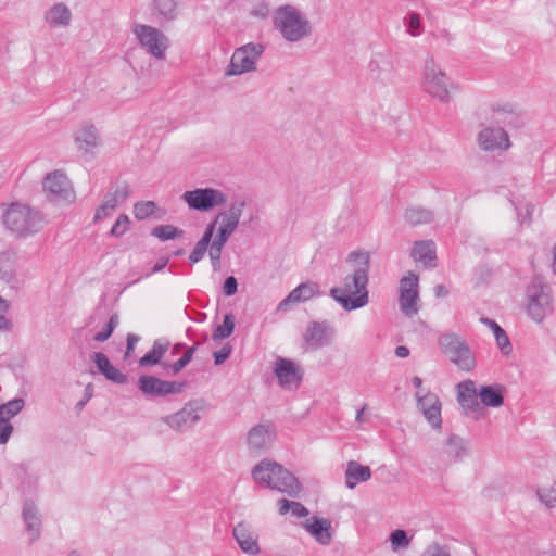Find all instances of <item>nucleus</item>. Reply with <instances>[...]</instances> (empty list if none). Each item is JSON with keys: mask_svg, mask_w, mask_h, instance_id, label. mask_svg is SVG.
Listing matches in <instances>:
<instances>
[{"mask_svg": "<svg viewBox=\"0 0 556 556\" xmlns=\"http://www.w3.org/2000/svg\"><path fill=\"white\" fill-rule=\"evenodd\" d=\"M137 386L148 397H162L169 394H178L184 388V383L181 382L162 380L150 375L139 377Z\"/></svg>", "mask_w": 556, "mask_h": 556, "instance_id": "obj_19", "label": "nucleus"}, {"mask_svg": "<svg viewBox=\"0 0 556 556\" xmlns=\"http://www.w3.org/2000/svg\"><path fill=\"white\" fill-rule=\"evenodd\" d=\"M0 281L14 287L16 283L15 255L12 251L0 252Z\"/></svg>", "mask_w": 556, "mask_h": 556, "instance_id": "obj_35", "label": "nucleus"}, {"mask_svg": "<svg viewBox=\"0 0 556 556\" xmlns=\"http://www.w3.org/2000/svg\"><path fill=\"white\" fill-rule=\"evenodd\" d=\"M23 519L26 530L30 536V542L36 541L40 535L41 518L38 508L31 501H25L23 505Z\"/></svg>", "mask_w": 556, "mask_h": 556, "instance_id": "obj_31", "label": "nucleus"}, {"mask_svg": "<svg viewBox=\"0 0 556 556\" xmlns=\"http://www.w3.org/2000/svg\"><path fill=\"white\" fill-rule=\"evenodd\" d=\"M10 306V302L0 296V330H10L12 328V323L7 317Z\"/></svg>", "mask_w": 556, "mask_h": 556, "instance_id": "obj_51", "label": "nucleus"}, {"mask_svg": "<svg viewBox=\"0 0 556 556\" xmlns=\"http://www.w3.org/2000/svg\"><path fill=\"white\" fill-rule=\"evenodd\" d=\"M371 478V470L368 466L361 465L356 460H350L345 469V485L354 489L358 483L366 482Z\"/></svg>", "mask_w": 556, "mask_h": 556, "instance_id": "obj_32", "label": "nucleus"}, {"mask_svg": "<svg viewBox=\"0 0 556 556\" xmlns=\"http://www.w3.org/2000/svg\"><path fill=\"white\" fill-rule=\"evenodd\" d=\"M523 307L527 316L535 324H542L554 313V298L551 287L534 278L526 289Z\"/></svg>", "mask_w": 556, "mask_h": 556, "instance_id": "obj_7", "label": "nucleus"}, {"mask_svg": "<svg viewBox=\"0 0 556 556\" xmlns=\"http://www.w3.org/2000/svg\"><path fill=\"white\" fill-rule=\"evenodd\" d=\"M235 329V317L232 314H227L224 317L222 325L217 326L212 334L214 341H219L231 336Z\"/></svg>", "mask_w": 556, "mask_h": 556, "instance_id": "obj_44", "label": "nucleus"}, {"mask_svg": "<svg viewBox=\"0 0 556 556\" xmlns=\"http://www.w3.org/2000/svg\"><path fill=\"white\" fill-rule=\"evenodd\" d=\"M420 87L426 94L441 103H448L452 100L454 83L432 56L425 62Z\"/></svg>", "mask_w": 556, "mask_h": 556, "instance_id": "obj_6", "label": "nucleus"}, {"mask_svg": "<svg viewBox=\"0 0 556 556\" xmlns=\"http://www.w3.org/2000/svg\"><path fill=\"white\" fill-rule=\"evenodd\" d=\"M302 527L317 543L327 546L332 542L333 529L329 519L313 516L302 522Z\"/></svg>", "mask_w": 556, "mask_h": 556, "instance_id": "obj_25", "label": "nucleus"}, {"mask_svg": "<svg viewBox=\"0 0 556 556\" xmlns=\"http://www.w3.org/2000/svg\"><path fill=\"white\" fill-rule=\"evenodd\" d=\"M269 13H270L269 5L265 2L256 3L255 5H253V8L250 11V14L253 17L258 18V20H264V18L268 17Z\"/></svg>", "mask_w": 556, "mask_h": 556, "instance_id": "obj_54", "label": "nucleus"}, {"mask_svg": "<svg viewBox=\"0 0 556 556\" xmlns=\"http://www.w3.org/2000/svg\"><path fill=\"white\" fill-rule=\"evenodd\" d=\"M168 346L169 342L167 340H155L152 349L139 359V365L148 367L159 364L165 352L168 350Z\"/></svg>", "mask_w": 556, "mask_h": 556, "instance_id": "obj_38", "label": "nucleus"}, {"mask_svg": "<svg viewBox=\"0 0 556 556\" xmlns=\"http://www.w3.org/2000/svg\"><path fill=\"white\" fill-rule=\"evenodd\" d=\"M418 301V276L409 271L400 281L399 304L402 313L407 317L417 315L419 311Z\"/></svg>", "mask_w": 556, "mask_h": 556, "instance_id": "obj_16", "label": "nucleus"}, {"mask_svg": "<svg viewBox=\"0 0 556 556\" xmlns=\"http://www.w3.org/2000/svg\"><path fill=\"white\" fill-rule=\"evenodd\" d=\"M156 210V203L153 201H141L134 205V215L137 219L143 220L150 217Z\"/></svg>", "mask_w": 556, "mask_h": 556, "instance_id": "obj_47", "label": "nucleus"}, {"mask_svg": "<svg viewBox=\"0 0 556 556\" xmlns=\"http://www.w3.org/2000/svg\"><path fill=\"white\" fill-rule=\"evenodd\" d=\"M264 52L265 46L261 42H249L236 48L225 70V76H241L256 72Z\"/></svg>", "mask_w": 556, "mask_h": 556, "instance_id": "obj_8", "label": "nucleus"}, {"mask_svg": "<svg viewBox=\"0 0 556 556\" xmlns=\"http://www.w3.org/2000/svg\"><path fill=\"white\" fill-rule=\"evenodd\" d=\"M25 406V401L21 397H15L7 403H0V445L9 442L14 427L11 419L20 414Z\"/></svg>", "mask_w": 556, "mask_h": 556, "instance_id": "obj_22", "label": "nucleus"}, {"mask_svg": "<svg viewBox=\"0 0 556 556\" xmlns=\"http://www.w3.org/2000/svg\"><path fill=\"white\" fill-rule=\"evenodd\" d=\"M92 362L96 364L98 370L108 379L115 383L123 384L127 381L126 375L121 372L114 367L108 356L102 352H94L91 355Z\"/></svg>", "mask_w": 556, "mask_h": 556, "instance_id": "obj_29", "label": "nucleus"}, {"mask_svg": "<svg viewBox=\"0 0 556 556\" xmlns=\"http://www.w3.org/2000/svg\"><path fill=\"white\" fill-rule=\"evenodd\" d=\"M351 270L343 277L341 285L330 290V295L345 311L362 308L369 303L367 290L370 268V254L367 251L357 250L346 257Z\"/></svg>", "mask_w": 556, "mask_h": 556, "instance_id": "obj_1", "label": "nucleus"}, {"mask_svg": "<svg viewBox=\"0 0 556 556\" xmlns=\"http://www.w3.org/2000/svg\"><path fill=\"white\" fill-rule=\"evenodd\" d=\"M390 542H391L392 549L394 552H396L401 548H406L409 545V539L407 536V533L404 530H400V529L394 530L390 534Z\"/></svg>", "mask_w": 556, "mask_h": 556, "instance_id": "obj_48", "label": "nucleus"}, {"mask_svg": "<svg viewBox=\"0 0 556 556\" xmlns=\"http://www.w3.org/2000/svg\"><path fill=\"white\" fill-rule=\"evenodd\" d=\"M538 497L546 507H555L556 505V482L542 485L536 491Z\"/></svg>", "mask_w": 556, "mask_h": 556, "instance_id": "obj_45", "label": "nucleus"}, {"mask_svg": "<svg viewBox=\"0 0 556 556\" xmlns=\"http://www.w3.org/2000/svg\"><path fill=\"white\" fill-rule=\"evenodd\" d=\"M320 294L319 285L314 281L300 283L277 306L278 312H288L292 306Z\"/></svg>", "mask_w": 556, "mask_h": 556, "instance_id": "obj_23", "label": "nucleus"}, {"mask_svg": "<svg viewBox=\"0 0 556 556\" xmlns=\"http://www.w3.org/2000/svg\"><path fill=\"white\" fill-rule=\"evenodd\" d=\"M231 348L228 345L223 346L219 351L214 353V363L215 365L223 364L230 355Z\"/></svg>", "mask_w": 556, "mask_h": 556, "instance_id": "obj_57", "label": "nucleus"}, {"mask_svg": "<svg viewBox=\"0 0 556 556\" xmlns=\"http://www.w3.org/2000/svg\"><path fill=\"white\" fill-rule=\"evenodd\" d=\"M237 289H238L237 279L233 276L226 278V280L224 282V293L227 296H231L237 292Z\"/></svg>", "mask_w": 556, "mask_h": 556, "instance_id": "obj_56", "label": "nucleus"}, {"mask_svg": "<svg viewBox=\"0 0 556 556\" xmlns=\"http://www.w3.org/2000/svg\"><path fill=\"white\" fill-rule=\"evenodd\" d=\"M479 399L484 406L500 407L504 403L503 388L498 384L483 386L479 390Z\"/></svg>", "mask_w": 556, "mask_h": 556, "instance_id": "obj_36", "label": "nucleus"}, {"mask_svg": "<svg viewBox=\"0 0 556 556\" xmlns=\"http://www.w3.org/2000/svg\"><path fill=\"white\" fill-rule=\"evenodd\" d=\"M139 341V337H137L136 334H132V333H129L127 336V350H126V356H128L130 354L131 351H134L136 344L138 343Z\"/></svg>", "mask_w": 556, "mask_h": 556, "instance_id": "obj_59", "label": "nucleus"}, {"mask_svg": "<svg viewBox=\"0 0 556 556\" xmlns=\"http://www.w3.org/2000/svg\"><path fill=\"white\" fill-rule=\"evenodd\" d=\"M553 273L556 275V245L553 249V263H552Z\"/></svg>", "mask_w": 556, "mask_h": 556, "instance_id": "obj_64", "label": "nucleus"}, {"mask_svg": "<svg viewBox=\"0 0 556 556\" xmlns=\"http://www.w3.org/2000/svg\"><path fill=\"white\" fill-rule=\"evenodd\" d=\"M43 21L50 28L65 29L72 25L73 12L64 2H55L45 12Z\"/></svg>", "mask_w": 556, "mask_h": 556, "instance_id": "obj_27", "label": "nucleus"}, {"mask_svg": "<svg viewBox=\"0 0 556 556\" xmlns=\"http://www.w3.org/2000/svg\"><path fill=\"white\" fill-rule=\"evenodd\" d=\"M278 509L280 515H286L291 511V514L295 517H306L308 516V509L299 502L289 501L286 498H281L278 501Z\"/></svg>", "mask_w": 556, "mask_h": 556, "instance_id": "obj_43", "label": "nucleus"}, {"mask_svg": "<svg viewBox=\"0 0 556 556\" xmlns=\"http://www.w3.org/2000/svg\"><path fill=\"white\" fill-rule=\"evenodd\" d=\"M153 12L163 22L173 21L178 14L177 0H153Z\"/></svg>", "mask_w": 556, "mask_h": 556, "instance_id": "obj_39", "label": "nucleus"}, {"mask_svg": "<svg viewBox=\"0 0 556 556\" xmlns=\"http://www.w3.org/2000/svg\"><path fill=\"white\" fill-rule=\"evenodd\" d=\"M74 141L78 150L91 152L100 144L98 129L91 124H83L75 131Z\"/></svg>", "mask_w": 556, "mask_h": 556, "instance_id": "obj_28", "label": "nucleus"}, {"mask_svg": "<svg viewBox=\"0 0 556 556\" xmlns=\"http://www.w3.org/2000/svg\"><path fill=\"white\" fill-rule=\"evenodd\" d=\"M434 294L437 298H442L446 296L448 294V291L443 285H438L434 287Z\"/></svg>", "mask_w": 556, "mask_h": 556, "instance_id": "obj_61", "label": "nucleus"}, {"mask_svg": "<svg viewBox=\"0 0 556 556\" xmlns=\"http://www.w3.org/2000/svg\"><path fill=\"white\" fill-rule=\"evenodd\" d=\"M421 556H452L446 545L432 543L422 552Z\"/></svg>", "mask_w": 556, "mask_h": 556, "instance_id": "obj_53", "label": "nucleus"}, {"mask_svg": "<svg viewBox=\"0 0 556 556\" xmlns=\"http://www.w3.org/2000/svg\"><path fill=\"white\" fill-rule=\"evenodd\" d=\"M212 241L213 238L211 237V230H205L202 238L197 242L194 249L190 253L189 261L193 264L201 261L206 251L210 252Z\"/></svg>", "mask_w": 556, "mask_h": 556, "instance_id": "obj_42", "label": "nucleus"}, {"mask_svg": "<svg viewBox=\"0 0 556 556\" xmlns=\"http://www.w3.org/2000/svg\"><path fill=\"white\" fill-rule=\"evenodd\" d=\"M232 536L245 555L257 556L261 554L260 536L251 523L247 521L238 522L232 529Z\"/></svg>", "mask_w": 556, "mask_h": 556, "instance_id": "obj_21", "label": "nucleus"}, {"mask_svg": "<svg viewBox=\"0 0 556 556\" xmlns=\"http://www.w3.org/2000/svg\"><path fill=\"white\" fill-rule=\"evenodd\" d=\"M244 206L245 202L242 200L232 202L229 208L219 212L205 229L211 230V237L213 238L210 248V260L214 270L219 269L223 248L236 231Z\"/></svg>", "mask_w": 556, "mask_h": 556, "instance_id": "obj_3", "label": "nucleus"}, {"mask_svg": "<svg viewBox=\"0 0 556 556\" xmlns=\"http://www.w3.org/2000/svg\"><path fill=\"white\" fill-rule=\"evenodd\" d=\"M205 404L202 400H192L184 407L162 418L163 422L175 431H185L193 427L202 417Z\"/></svg>", "mask_w": 556, "mask_h": 556, "instance_id": "obj_14", "label": "nucleus"}, {"mask_svg": "<svg viewBox=\"0 0 556 556\" xmlns=\"http://www.w3.org/2000/svg\"><path fill=\"white\" fill-rule=\"evenodd\" d=\"M457 401L466 415L477 414L480 410L478 401L479 391L472 380H465L457 384Z\"/></svg>", "mask_w": 556, "mask_h": 556, "instance_id": "obj_26", "label": "nucleus"}, {"mask_svg": "<svg viewBox=\"0 0 556 556\" xmlns=\"http://www.w3.org/2000/svg\"><path fill=\"white\" fill-rule=\"evenodd\" d=\"M251 475L255 483L291 497H296L301 492L296 477L275 460L262 459L252 468Z\"/></svg>", "mask_w": 556, "mask_h": 556, "instance_id": "obj_4", "label": "nucleus"}, {"mask_svg": "<svg viewBox=\"0 0 556 556\" xmlns=\"http://www.w3.org/2000/svg\"><path fill=\"white\" fill-rule=\"evenodd\" d=\"M129 223L130 220L127 215H119L114 225L112 226L110 235L113 237H122L128 230Z\"/></svg>", "mask_w": 556, "mask_h": 556, "instance_id": "obj_50", "label": "nucleus"}, {"mask_svg": "<svg viewBox=\"0 0 556 556\" xmlns=\"http://www.w3.org/2000/svg\"><path fill=\"white\" fill-rule=\"evenodd\" d=\"M407 31L413 37H417V36L420 35V16H419L418 13H410L409 14Z\"/></svg>", "mask_w": 556, "mask_h": 556, "instance_id": "obj_55", "label": "nucleus"}, {"mask_svg": "<svg viewBox=\"0 0 556 556\" xmlns=\"http://www.w3.org/2000/svg\"><path fill=\"white\" fill-rule=\"evenodd\" d=\"M128 190L126 188L117 189L115 192L106 194L102 204L96 211L94 220H101L111 216L119 203L126 200Z\"/></svg>", "mask_w": 556, "mask_h": 556, "instance_id": "obj_30", "label": "nucleus"}, {"mask_svg": "<svg viewBox=\"0 0 556 556\" xmlns=\"http://www.w3.org/2000/svg\"><path fill=\"white\" fill-rule=\"evenodd\" d=\"M336 338L334 327L327 320L312 321L303 333V350L314 352L330 345Z\"/></svg>", "mask_w": 556, "mask_h": 556, "instance_id": "obj_15", "label": "nucleus"}, {"mask_svg": "<svg viewBox=\"0 0 556 556\" xmlns=\"http://www.w3.org/2000/svg\"><path fill=\"white\" fill-rule=\"evenodd\" d=\"M132 34L140 48L156 61H164L170 47L169 38L159 28L147 24H135Z\"/></svg>", "mask_w": 556, "mask_h": 556, "instance_id": "obj_9", "label": "nucleus"}, {"mask_svg": "<svg viewBox=\"0 0 556 556\" xmlns=\"http://www.w3.org/2000/svg\"><path fill=\"white\" fill-rule=\"evenodd\" d=\"M168 264V258L167 257H161L156 261L155 265L153 266V269H152V273H159L161 271L163 268L166 267V265Z\"/></svg>", "mask_w": 556, "mask_h": 556, "instance_id": "obj_60", "label": "nucleus"}, {"mask_svg": "<svg viewBox=\"0 0 556 556\" xmlns=\"http://www.w3.org/2000/svg\"><path fill=\"white\" fill-rule=\"evenodd\" d=\"M92 395H93V386L91 383H88L85 388L84 400L78 402L77 406L79 408H83L85 406V404L92 397Z\"/></svg>", "mask_w": 556, "mask_h": 556, "instance_id": "obj_58", "label": "nucleus"}, {"mask_svg": "<svg viewBox=\"0 0 556 556\" xmlns=\"http://www.w3.org/2000/svg\"><path fill=\"white\" fill-rule=\"evenodd\" d=\"M275 438V430L270 425H256L250 429L247 435V444L251 452L261 453L267 450Z\"/></svg>", "mask_w": 556, "mask_h": 556, "instance_id": "obj_24", "label": "nucleus"}, {"mask_svg": "<svg viewBox=\"0 0 556 556\" xmlns=\"http://www.w3.org/2000/svg\"><path fill=\"white\" fill-rule=\"evenodd\" d=\"M517 118L516 106L511 103H496L492 106L490 121L498 125H510Z\"/></svg>", "mask_w": 556, "mask_h": 556, "instance_id": "obj_33", "label": "nucleus"}, {"mask_svg": "<svg viewBox=\"0 0 556 556\" xmlns=\"http://www.w3.org/2000/svg\"><path fill=\"white\" fill-rule=\"evenodd\" d=\"M439 345L448 359L462 370H471L476 359L466 342L455 333H445L439 338Z\"/></svg>", "mask_w": 556, "mask_h": 556, "instance_id": "obj_10", "label": "nucleus"}, {"mask_svg": "<svg viewBox=\"0 0 556 556\" xmlns=\"http://www.w3.org/2000/svg\"><path fill=\"white\" fill-rule=\"evenodd\" d=\"M395 355L401 358L407 357L409 355V350L404 345H400L395 349Z\"/></svg>", "mask_w": 556, "mask_h": 556, "instance_id": "obj_62", "label": "nucleus"}, {"mask_svg": "<svg viewBox=\"0 0 556 556\" xmlns=\"http://www.w3.org/2000/svg\"><path fill=\"white\" fill-rule=\"evenodd\" d=\"M412 256L415 261L422 263L425 266H435V247L432 241H418L415 243Z\"/></svg>", "mask_w": 556, "mask_h": 556, "instance_id": "obj_34", "label": "nucleus"}, {"mask_svg": "<svg viewBox=\"0 0 556 556\" xmlns=\"http://www.w3.org/2000/svg\"><path fill=\"white\" fill-rule=\"evenodd\" d=\"M415 399L417 408L420 410L425 419L433 429H441L442 416L441 409L442 404L439 396L430 390L416 391Z\"/></svg>", "mask_w": 556, "mask_h": 556, "instance_id": "obj_18", "label": "nucleus"}, {"mask_svg": "<svg viewBox=\"0 0 556 556\" xmlns=\"http://www.w3.org/2000/svg\"><path fill=\"white\" fill-rule=\"evenodd\" d=\"M405 220L413 225L428 224L433 220V213L424 207H410L405 211Z\"/></svg>", "mask_w": 556, "mask_h": 556, "instance_id": "obj_41", "label": "nucleus"}, {"mask_svg": "<svg viewBox=\"0 0 556 556\" xmlns=\"http://www.w3.org/2000/svg\"><path fill=\"white\" fill-rule=\"evenodd\" d=\"M444 453L454 460H462L468 455L467 443L458 435H450L444 445Z\"/></svg>", "mask_w": 556, "mask_h": 556, "instance_id": "obj_37", "label": "nucleus"}, {"mask_svg": "<svg viewBox=\"0 0 556 556\" xmlns=\"http://www.w3.org/2000/svg\"><path fill=\"white\" fill-rule=\"evenodd\" d=\"M273 23L282 38L288 42H299L312 35V24L307 16L298 8L287 4L279 7Z\"/></svg>", "mask_w": 556, "mask_h": 556, "instance_id": "obj_5", "label": "nucleus"}, {"mask_svg": "<svg viewBox=\"0 0 556 556\" xmlns=\"http://www.w3.org/2000/svg\"><path fill=\"white\" fill-rule=\"evenodd\" d=\"M0 220L3 229L11 237L20 240L37 236L48 224L41 211L22 201L2 203Z\"/></svg>", "mask_w": 556, "mask_h": 556, "instance_id": "obj_2", "label": "nucleus"}, {"mask_svg": "<svg viewBox=\"0 0 556 556\" xmlns=\"http://www.w3.org/2000/svg\"><path fill=\"white\" fill-rule=\"evenodd\" d=\"M478 147L484 152H506L511 142L508 132L502 125L492 123L481 124V128L477 134Z\"/></svg>", "mask_w": 556, "mask_h": 556, "instance_id": "obj_12", "label": "nucleus"}, {"mask_svg": "<svg viewBox=\"0 0 556 556\" xmlns=\"http://www.w3.org/2000/svg\"><path fill=\"white\" fill-rule=\"evenodd\" d=\"M46 197L54 203H72L75 201V191L67 175L55 169L46 175L42 181Z\"/></svg>", "mask_w": 556, "mask_h": 556, "instance_id": "obj_11", "label": "nucleus"}, {"mask_svg": "<svg viewBox=\"0 0 556 556\" xmlns=\"http://www.w3.org/2000/svg\"><path fill=\"white\" fill-rule=\"evenodd\" d=\"M481 321L486 327H489L494 333L497 346L500 348L502 353L508 355L511 351V344L506 332L502 329V327L495 320L490 318H481Z\"/></svg>", "mask_w": 556, "mask_h": 556, "instance_id": "obj_40", "label": "nucleus"}, {"mask_svg": "<svg viewBox=\"0 0 556 556\" xmlns=\"http://www.w3.org/2000/svg\"><path fill=\"white\" fill-rule=\"evenodd\" d=\"M274 374L278 379L279 386L285 390L296 389L302 380L301 367L293 361L277 357L274 362Z\"/></svg>", "mask_w": 556, "mask_h": 556, "instance_id": "obj_20", "label": "nucleus"}, {"mask_svg": "<svg viewBox=\"0 0 556 556\" xmlns=\"http://www.w3.org/2000/svg\"><path fill=\"white\" fill-rule=\"evenodd\" d=\"M412 383L417 389V391L427 390L426 388H422V380L417 376L412 378Z\"/></svg>", "mask_w": 556, "mask_h": 556, "instance_id": "obj_63", "label": "nucleus"}, {"mask_svg": "<svg viewBox=\"0 0 556 556\" xmlns=\"http://www.w3.org/2000/svg\"><path fill=\"white\" fill-rule=\"evenodd\" d=\"M195 350H197L195 345L189 348L177 362H175L173 365H170V368L174 374H178L190 363Z\"/></svg>", "mask_w": 556, "mask_h": 556, "instance_id": "obj_52", "label": "nucleus"}, {"mask_svg": "<svg viewBox=\"0 0 556 556\" xmlns=\"http://www.w3.org/2000/svg\"><path fill=\"white\" fill-rule=\"evenodd\" d=\"M369 78L380 85H392L395 81V65L391 54L379 52L368 63Z\"/></svg>", "mask_w": 556, "mask_h": 556, "instance_id": "obj_17", "label": "nucleus"}, {"mask_svg": "<svg viewBox=\"0 0 556 556\" xmlns=\"http://www.w3.org/2000/svg\"><path fill=\"white\" fill-rule=\"evenodd\" d=\"M117 325H118L117 316L112 315L110 317V320L104 326V328L93 336V340L97 342L106 341L111 337L112 332L114 331V329L116 328Z\"/></svg>", "mask_w": 556, "mask_h": 556, "instance_id": "obj_49", "label": "nucleus"}, {"mask_svg": "<svg viewBox=\"0 0 556 556\" xmlns=\"http://www.w3.org/2000/svg\"><path fill=\"white\" fill-rule=\"evenodd\" d=\"M182 235V230L173 225H161L152 229V236L159 238L161 241L175 239Z\"/></svg>", "mask_w": 556, "mask_h": 556, "instance_id": "obj_46", "label": "nucleus"}, {"mask_svg": "<svg viewBox=\"0 0 556 556\" xmlns=\"http://www.w3.org/2000/svg\"><path fill=\"white\" fill-rule=\"evenodd\" d=\"M181 199L187 203L189 208L207 212L217 206L225 205L227 195L219 189L215 188H197L182 193Z\"/></svg>", "mask_w": 556, "mask_h": 556, "instance_id": "obj_13", "label": "nucleus"}]
</instances>
